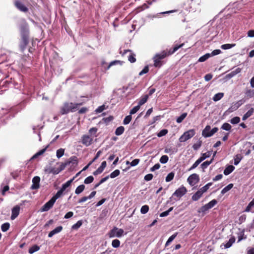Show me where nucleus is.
Here are the masks:
<instances>
[{
  "instance_id": "nucleus-1",
  "label": "nucleus",
  "mask_w": 254,
  "mask_h": 254,
  "mask_svg": "<svg viewBox=\"0 0 254 254\" xmlns=\"http://www.w3.org/2000/svg\"><path fill=\"white\" fill-rule=\"evenodd\" d=\"M124 231L122 229H119L117 227H114L108 233L109 238H112L114 237L120 238L123 236Z\"/></svg>"
},
{
  "instance_id": "nucleus-2",
  "label": "nucleus",
  "mask_w": 254,
  "mask_h": 254,
  "mask_svg": "<svg viewBox=\"0 0 254 254\" xmlns=\"http://www.w3.org/2000/svg\"><path fill=\"white\" fill-rule=\"evenodd\" d=\"M210 129L211 127L210 126H206L204 129L202 130V135L206 138L212 136L218 130V128L216 127L213 128L212 129Z\"/></svg>"
},
{
  "instance_id": "nucleus-3",
  "label": "nucleus",
  "mask_w": 254,
  "mask_h": 254,
  "mask_svg": "<svg viewBox=\"0 0 254 254\" xmlns=\"http://www.w3.org/2000/svg\"><path fill=\"white\" fill-rule=\"evenodd\" d=\"M195 134V131L194 129H190L185 131L180 137L179 140L180 142H185L189 139L192 137Z\"/></svg>"
},
{
  "instance_id": "nucleus-4",
  "label": "nucleus",
  "mask_w": 254,
  "mask_h": 254,
  "mask_svg": "<svg viewBox=\"0 0 254 254\" xmlns=\"http://www.w3.org/2000/svg\"><path fill=\"white\" fill-rule=\"evenodd\" d=\"M199 181V177L198 175L195 173L190 175L187 179L188 182L191 186H193L197 184Z\"/></svg>"
},
{
  "instance_id": "nucleus-5",
  "label": "nucleus",
  "mask_w": 254,
  "mask_h": 254,
  "mask_svg": "<svg viewBox=\"0 0 254 254\" xmlns=\"http://www.w3.org/2000/svg\"><path fill=\"white\" fill-rule=\"evenodd\" d=\"M244 100H240L236 102L233 103L226 112L228 113H232L237 110L244 103Z\"/></svg>"
},
{
  "instance_id": "nucleus-6",
  "label": "nucleus",
  "mask_w": 254,
  "mask_h": 254,
  "mask_svg": "<svg viewBox=\"0 0 254 254\" xmlns=\"http://www.w3.org/2000/svg\"><path fill=\"white\" fill-rule=\"evenodd\" d=\"M28 43V34L27 32L22 34L21 41L20 44V47L22 51H23Z\"/></svg>"
},
{
  "instance_id": "nucleus-7",
  "label": "nucleus",
  "mask_w": 254,
  "mask_h": 254,
  "mask_svg": "<svg viewBox=\"0 0 254 254\" xmlns=\"http://www.w3.org/2000/svg\"><path fill=\"white\" fill-rule=\"evenodd\" d=\"M55 203V201H54V200L51 198L40 208V211L41 212L48 211L53 207Z\"/></svg>"
},
{
  "instance_id": "nucleus-8",
  "label": "nucleus",
  "mask_w": 254,
  "mask_h": 254,
  "mask_svg": "<svg viewBox=\"0 0 254 254\" xmlns=\"http://www.w3.org/2000/svg\"><path fill=\"white\" fill-rule=\"evenodd\" d=\"M187 191L186 188L182 186L178 188L176 191L173 193V195L176 196L177 197L180 198L183 195H184Z\"/></svg>"
},
{
  "instance_id": "nucleus-9",
  "label": "nucleus",
  "mask_w": 254,
  "mask_h": 254,
  "mask_svg": "<svg viewBox=\"0 0 254 254\" xmlns=\"http://www.w3.org/2000/svg\"><path fill=\"white\" fill-rule=\"evenodd\" d=\"M127 53H129V55L128 57V60L131 63H133L136 61V59L135 58V55L133 53H132V51L130 50H125L123 52L122 51L120 52V54L122 55V56L125 55Z\"/></svg>"
},
{
  "instance_id": "nucleus-10",
  "label": "nucleus",
  "mask_w": 254,
  "mask_h": 254,
  "mask_svg": "<svg viewBox=\"0 0 254 254\" xmlns=\"http://www.w3.org/2000/svg\"><path fill=\"white\" fill-rule=\"evenodd\" d=\"M93 138L88 135H84L82 137V143L86 146H88L92 144Z\"/></svg>"
},
{
  "instance_id": "nucleus-11",
  "label": "nucleus",
  "mask_w": 254,
  "mask_h": 254,
  "mask_svg": "<svg viewBox=\"0 0 254 254\" xmlns=\"http://www.w3.org/2000/svg\"><path fill=\"white\" fill-rule=\"evenodd\" d=\"M40 178L38 176H35L32 179V185L31 186V189L36 190L39 188V183Z\"/></svg>"
},
{
  "instance_id": "nucleus-12",
  "label": "nucleus",
  "mask_w": 254,
  "mask_h": 254,
  "mask_svg": "<svg viewBox=\"0 0 254 254\" xmlns=\"http://www.w3.org/2000/svg\"><path fill=\"white\" fill-rule=\"evenodd\" d=\"M20 207L18 205L14 206L11 210V219L14 220L19 215Z\"/></svg>"
},
{
  "instance_id": "nucleus-13",
  "label": "nucleus",
  "mask_w": 254,
  "mask_h": 254,
  "mask_svg": "<svg viewBox=\"0 0 254 254\" xmlns=\"http://www.w3.org/2000/svg\"><path fill=\"white\" fill-rule=\"evenodd\" d=\"M15 6L17 9L22 12H26L28 11V8L25 5L19 1H16L15 2Z\"/></svg>"
},
{
  "instance_id": "nucleus-14",
  "label": "nucleus",
  "mask_w": 254,
  "mask_h": 254,
  "mask_svg": "<svg viewBox=\"0 0 254 254\" xmlns=\"http://www.w3.org/2000/svg\"><path fill=\"white\" fill-rule=\"evenodd\" d=\"M71 112L69 103H65L61 109V113L62 115L66 114Z\"/></svg>"
},
{
  "instance_id": "nucleus-15",
  "label": "nucleus",
  "mask_w": 254,
  "mask_h": 254,
  "mask_svg": "<svg viewBox=\"0 0 254 254\" xmlns=\"http://www.w3.org/2000/svg\"><path fill=\"white\" fill-rule=\"evenodd\" d=\"M235 242V238L234 237H232L230 238L229 241L226 243V244H222L221 245V247L222 248L223 246H224V248L225 249H228L230 248L233 243H234Z\"/></svg>"
},
{
  "instance_id": "nucleus-16",
  "label": "nucleus",
  "mask_w": 254,
  "mask_h": 254,
  "mask_svg": "<svg viewBox=\"0 0 254 254\" xmlns=\"http://www.w3.org/2000/svg\"><path fill=\"white\" fill-rule=\"evenodd\" d=\"M63 230V227L62 226H59L54 229L53 230L51 231L48 234V237L49 238L52 237L54 235L58 234L61 232Z\"/></svg>"
},
{
  "instance_id": "nucleus-17",
  "label": "nucleus",
  "mask_w": 254,
  "mask_h": 254,
  "mask_svg": "<svg viewBox=\"0 0 254 254\" xmlns=\"http://www.w3.org/2000/svg\"><path fill=\"white\" fill-rule=\"evenodd\" d=\"M234 169L235 167L233 166L229 165L224 170V174L226 176L228 175L231 173Z\"/></svg>"
},
{
  "instance_id": "nucleus-18",
  "label": "nucleus",
  "mask_w": 254,
  "mask_h": 254,
  "mask_svg": "<svg viewBox=\"0 0 254 254\" xmlns=\"http://www.w3.org/2000/svg\"><path fill=\"white\" fill-rule=\"evenodd\" d=\"M156 55L158 57V58L161 60L162 59H164L167 56H169V52H166L165 51H163L160 53L156 54Z\"/></svg>"
},
{
  "instance_id": "nucleus-19",
  "label": "nucleus",
  "mask_w": 254,
  "mask_h": 254,
  "mask_svg": "<svg viewBox=\"0 0 254 254\" xmlns=\"http://www.w3.org/2000/svg\"><path fill=\"white\" fill-rule=\"evenodd\" d=\"M202 193L198 190L191 197V199L193 201H197L202 196Z\"/></svg>"
},
{
  "instance_id": "nucleus-20",
  "label": "nucleus",
  "mask_w": 254,
  "mask_h": 254,
  "mask_svg": "<svg viewBox=\"0 0 254 254\" xmlns=\"http://www.w3.org/2000/svg\"><path fill=\"white\" fill-rule=\"evenodd\" d=\"M213 183L210 182L208 183L204 186L200 188L199 190L203 194V193L207 191V190L209 189L210 186L212 185Z\"/></svg>"
},
{
  "instance_id": "nucleus-21",
  "label": "nucleus",
  "mask_w": 254,
  "mask_h": 254,
  "mask_svg": "<svg viewBox=\"0 0 254 254\" xmlns=\"http://www.w3.org/2000/svg\"><path fill=\"white\" fill-rule=\"evenodd\" d=\"M224 96V93L219 92L216 94L212 98L214 101L217 102L221 100Z\"/></svg>"
},
{
  "instance_id": "nucleus-22",
  "label": "nucleus",
  "mask_w": 254,
  "mask_h": 254,
  "mask_svg": "<svg viewBox=\"0 0 254 254\" xmlns=\"http://www.w3.org/2000/svg\"><path fill=\"white\" fill-rule=\"evenodd\" d=\"M184 44H180L179 45H176L173 49H170V50L168 51L169 55H172L174 54L175 52H176L179 48L182 47L184 46Z\"/></svg>"
},
{
  "instance_id": "nucleus-23",
  "label": "nucleus",
  "mask_w": 254,
  "mask_h": 254,
  "mask_svg": "<svg viewBox=\"0 0 254 254\" xmlns=\"http://www.w3.org/2000/svg\"><path fill=\"white\" fill-rule=\"evenodd\" d=\"M148 98V96L147 95H145L141 97V98L139 100L138 103V106H139L140 107L141 105L145 104Z\"/></svg>"
},
{
  "instance_id": "nucleus-24",
  "label": "nucleus",
  "mask_w": 254,
  "mask_h": 254,
  "mask_svg": "<svg viewBox=\"0 0 254 254\" xmlns=\"http://www.w3.org/2000/svg\"><path fill=\"white\" fill-rule=\"evenodd\" d=\"M39 250L40 247L36 245H34L29 248L28 252L29 254H32L38 251Z\"/></svg>"
},
{
  "instance_id": "nucleus-25",
  "label": "nucleus",
  "mask_w": 254,
  "mask_h": 254,
  "mask_svg": "<svg viewBox=\"0 0 254 254\" xmlns=\"http://www.w3.org/2000/svg\"><path fill=\"white\" fill-rule=\"evenodd\" d=\"M233 187V184H230L226 187H225L224 189H223L221 191V193L222 195L224 194L225 193L229 191Z\"/></svg>"
},
{
  "instance_id": "nucleus-26",
  "label": "nucleus",
  "mask_w": 254,
  "mask_h": 254,
  "mask_svg": "<svg viewBox=\"0 0 254 254\" xmlns=\"http://www.w3.org/2000/svg\"><path fill=\"white\" fill-rule=\"evenodd\" d=\"M71 112H74L79 106L81 105L82 103H69Z\"/></svg>"
},
{
  "instance_id": "nucleus-27",
  "label": "nucleus",
  "mask_w": 254,
  "mask_h": 254,
  "mask_svg": "<svg viewBox=\"0 0 254 254\" xmlns=\"http://www.w3.org/2000/svg\"><path fill=\"white\" fill-rule=\"evenodd\" d=\"M154 65L155 67H160L161 65V60L158 58L156 55L153 57Z\"/></svg>"
},
{
  "instance_id": "nucleus-28",
  "label": "nucleus",
  "mask_w": 254,
  "mask_h": 254,
  "mask_svg": "<svg viewBox=\"0 0 254 254\" xmlns=\"http://www.w3.org/2000/svg\"><path fill=\"white\" fill-rule=\"evenodd\" d=\"M83 221L80 220L78 221L75 224L71 227L72 230H78L82 225Z\"/></svg>"
},
{
  "instance_id": "nucleus-29",
  "label": "nucleus",
  "mask_w": 254,
  "mask_h": 254,
  "mask_svg": "<svg viewBox=\"0 0 254 254\" xmlns=\"http://www.w3.org/2000/svg\"><path fill=\"white\" fill-rule=\"evenodd\" d=\"M242 157L241 154H237L235 156L234 158V164L237 165L241 161Z\"/></svg>"
},
{
  "instance_id": "nucleus-30",
  "label": "nucleus",
  "mask_w": 254,
  "mask_h": 254,
  "mask_svg": "<svg viewBox=\"0 0 254 254\" xmlns=\"http://www.w3.org/2000/svg\"><path fill=\"white\" fill-rule=\"evenodd\" d=\"M125 130V128L123 126H120L118 127H117L115 131V134L117 135H121L122 134Z\"/></svg>"
},
{
  "instance_id": "nucleus-31",
  "label": "nucleus",
  "mask_w": 254,
  "mask_h": 254,
  "mask_svg": "<svg viewBox=\"0 0 254 254\" xmlns=\"http://www.w3.org/2000/svg\"><path fill=\"white\" fill-rule=\"evenodd\" d=\"M211 57V55L209 53H207L205 54L204 55L200 57L198 60V62H203L206 61L208 58H209Z\"/></svg>"
},
{
  "instance_id": "nucleus-32",
  "label": "nucleus",
  "mask_w": 254,
  "mask_h": 254,
  "mask_svg": "<svg viewBox=\"0 0 254 254\" xmlns=\"http://www.w3.org/2000/svg\"><path fill=\"white\" fill-rule=\"evenodd\" d=\"M84 189L85 186L84 185H81L76 188L75 193L77 194H79L84 190Z\"/></svg>"
},
{
  "instance_id": "nucleus-33",
  "label": "nucleus",
  "mask_w": 254,
  "mask_h": 254,
  "mask_svg": "<svg viewBox=\"0 0 254 254\" xmlns=\"http://www.w3.org/2000/svg\"><path fill=\"white\" fill-rule=\"evenodd\" d=\"M213 160V158H212L210 161H206L204 162L203 163H202L201 164V167L203 169H205L207 168V167L212 163Z\"/></svg>"
},
{
  "instance_id": "nucleus-34",
  "label": "nucleus",
  "mask_w": 254,
  "mask_h": 254,
  "mask_svg": "<svg viewBox=\"0 0 254 254\" xmlns=\"http://www.w3.org/2000/svg\"><path fill=\"white\" fill-rule=\"evenodd\" d=\"M175 173L173 172L169 173L165 178V181L166 182H169L171 181L174 178Z\"/></svg>"
},
{
  "instance_id": "nucleus-35",
  "label": "nucleus",
  "mask_w": 254,
  "mask_h": 254,
  "mask_svg": "<svg viewBox=\"0 0 254 254\" xmlns=\"http://www.w3.org/2000/svg\"><path fill=\"white\" fill-rule=\"evenodd\" d=\"M63 192L64 191H63L61 190H60L57 191L56 194L52 197V198L56 202V200L63 195Z\"/></svg>"
},
{
  "instance_id": "nucleus-36",
  "label": "nucleus",
  "mask_w": 254,
  "mask_h": 254,
  "mask_svg": "<svg viewBox=\"0 0 254 254\" xmlns=\"http://www.w3.org/2000/svg\"><path fill=\"white\" fill-rule=\"evenodd\" d=\"M177 234V233H175L169 238V239H168L165 244L166 247L168 246L174 240V239L176 237Z\"/></svg>"
},
{
  "instance_id": "nucleus-37",
  "label": "nucleus",
  "mask_w": 254,
  "mask_h": 254,
  "mask_svg": "<svg viewBox=\"0 0 254 254\" xmlns=\"http://www.w3.org/2000/svg\"><path fill=\"white\" fill-rule=\"evenodd\" d=\"M235 44H225L221 45V48L223 50H228L235 47Z\"/></svg>"
},
{
  "instance_id": "nucleus-38",
  "label": "nucleus",
  "mask_w": 254,
  "mask_h": 254,
  "mask_svg": "<svg viewBox=\"0 0 254 254\" xmlns=\"http://www.w3.org/2000/svg\"><path fill=\"white\" fill-rule=\"evenodd\" d=\"M64 149L63 148H60L57 150L56 152V156L58 158H61L64 154Z\"/></svg>"
},
{
  "instance_id": "nucleus-39",
  "label": "nucleus",
  "mask_w": 254,
  "mask_h": 254,
  "mask_svg": "<svg viewBox=\"0 0 254 254\" xmlns=\"http://www.w3.org/2000/svg\"><path fill=\"white\" fill-rule=\"evenodd\" d=\"M48 147V146L46 147L45 148L39 151L38 152H37L35 155H34L33 156V157H32V159L36 158L38 156L42 155L46 151Z\"/></svg>"
},
{
  "instance_id": "nucleus-40",
  "label": "nucleus",
  "mask_w": 254,
  "mask_h": 254,
  "mask_svg": "<svg viewBox=\"0 0 254 254\" xmlns=\"http://www.w3.org/2000/svg\"><path fill=\"white\" fill-rule=\"evenodd\" d=\"M221 128L223 130L230 131L232 128V127L229 124L225 123L222 125Z\"/></svg>"
},
{
  "instance_id": "nucleus-41",
  "label": "nucleus",
  "mask_w": 254,
  "mask_h": 254,
  "mask_svg": "<svg viewBox=\"0 0 254 254\" xmlns=\"http://www.w3.org/2000/svg\"><path fill=\"white\" fill-rule=\"evenodd\" d=\"M187 116V113H183L180 117L177 118L176 120V122L177 123H181L182 121L185 119V118Z\"/></svg>"
},
{
  "instance_id": "nucleus-42",
  "label": "nucleus",
  "mask_w": 254,
  "mask_h": 254,
  "mask_svg": "<svg viewBox=\"0 0 254 254\" xmlns=\"http://www.w3.org/2000/svg\"><path fill=\"white\" fill-rule=\"evenodd\" d=\"M10 227V224L9 223H4L1 226V229L2 232L7 231Z\"/></svg>"
},
{
  "instance_id": "nucleus-43",
  "label": "nucleus",
  "mask_w": 254,
  "mask_h": 254,
  "mask_svg": "<svg viewBox=\"0 0 254 254\" xmlns=\"http://www.w3.org/2000/svg\"><path fill=\"white\" fill-rule=\"evenodd\" d=\"M45 171H47L49 173H52L53 174H58L61 172L58 168H52L49 170H46Z\"/></svg>"
},
{
  "instance_id": "nucleus-44",
  "label": "nucleus",
  "mask_w": 254,
  "mask_h": 254,
  "mask_svg": "<svg viewBox=\"0 0 254 254\" xmlns=\"http://www.w3.org/2000/svg\"><path fill=\"white\" fill-rule=\"evenodd\" d=\"M120 174V171L119 170H115L114 171H113L112 173L110 174V175L109 176V177L111 178H115L118 176Z\"/></svg>"
},
{
  "instance_id": "nucleus-45",
  "label": "nucleus",
  "mask_w": 254,
  "mask_h": 254,
  "mask_svg": "<svg viewBox=\"0 0 254 254\" xmlns=\"http://www.w3.org/2000/svg\"><path fill=\"white\" fill-rule=\"evenodd\" d=\"M209 209H210L208 208L207 205L206 204L204 205L201 207L200 208V209H199V210L198 211V212L199 213H205Z\"/></svg>"
},
{
  "instance_id": "nucleus-46",
  "label": "nucleus",
  "mask_w": 254,
  "mask_h": 254,
  "mask_svg": "<svg viewBox=\"0 0 254 254\" xmlns=\"http://www.w3.org/2000/svg\"><path fill=\"white\" fill-rule=\"evenodd\" d=\"M149 211V206L147 205L142 206L140 209V212L142 214H145Z\"/></svg>"
},
{
  "instance_id": "nucleus-47",
  "label": "nucleus",
  "mask_w": 254,
  "mask_h": 254,
  "mask_svg": "<svg viewBox=\"0 0 254 254\" xmlns=\"http://www.w3.org/2000/svg\"><path fill=\"white\" fill-rule=\"evenodd\" d=\"M120 241L118 239H115L112 241V246L113 248H117L120 247Z\"/></svg>"
},
{
  "instance_id": "nucleus-48",
  "label": "nucleus",
  "mask_w": 254,
  "mask_h": 254,
  "mask_svg": "<svg viewBox=\"0 0 254 254\" xmlns=\"http://www.w3.org/2000/svg\"><path fill=\"white\" fill-rule=\"evenodd\" d=\"M217 203V201L216 199H213L206 204L207 205L208 208L211 209Z\"/></svg>"
},
{
  "instance_id": "nucleus-49",
  "label": "nucleus",
  "mask_w": 254,
  "mask_h": 254,
  "mask_svg": "<svg viewBox=\"0 0 254 254\" xmlns=\"http://www.w3.org/2000/svg\"><path fill=\"white\" fill-rule=\"evenodd\" d=\"M169 160V157L167 155H163L160 159V162L162 164H166Z\"/></svg>"
},
{
  "instance_id": "nucleus-50",
  "label": "nucleus",
  "mask_w": 254,
  "mask_h": 254,
  "mask_svg": "<svg viewBox=\"0 0 254 254\" xmlns=\"http://www.w3.org/2000/svg\"><path fill=\"white\" fill-rule=\"evenodd\" d=\"M202 141L201 140H198L196 143L193 145L192 148L194 150H197L200 147Z\"/></svg>"
},
{
  "instance_id": "nucleus-51",
  "label": "nucleus",
  "mask_w": 254,
  "mask_h": 254,
  "mask_svg": "<svg viewBox=\"0 0 254 254\" xmlns=\"http://www.w3.org/2000/svg\"><path fill=\"white\" fill-rule=\"evenodd\" d=\"M168 131L166 129H163L160 130L157 134V136L159 137H161L167 134Z\"/></svg>"
},
{
  "instance_id": "nucleus-52",
  "label": "nucleus",
  "mask_w": 254,
  "mask_h": 254,
  "mask_svg": "<svg viewBox=\"0 0 254 254\" xmlns=\"http://www.w3.org/2000/svg\"><path fill=\"white\" fill-rule=\"evenodd\" d=\"M132 119L131 115H128L125 117L123 121V124L124 125H127L131 121Z\"/></svg>"
},
{
  "instance_id": "nucleus-53",
  "label": "nucleus",
  "mask_w": 254,
  "mask_h": 254,
  "mask_svg": "<svg viewBox=\"0 0 254 254\" xmlns=\"http://www.w3.org/2000/svg\"><path fill=\"white\" fill-rule=\"evenodd\" d=\"M177 150L175 149H173L172 148H166L164 150V152L166 153H171L174 154L177 152Z\"/></svg>"
},
{
  "instance_id": "nucleus-54",
  "label": "nucleus",
  "mask_w": 254,
  "mask_h": 254,
  "mask_svg": "<svg viewBox=\"0 0 254 254\" xmlns=\"http://www.w3.org/2000/svg\"><path fill=\"white\" fill-rule=\"evenodd\" d=\"M240 122V118L239 117H234L230 120V123L233 125L237 124Z\"/></svg>"
},
{
  "instance_id": "nucleus-55",
  "label": "nucleus",
  "mask_w": 254,
  "mask_h": 254,
  "mask_svg": "<svg viewBox=\"0 0 254 254\" xmlns=\"http://www.w3.org/2000/svg\"><path fill=\"white\" fill-rule=\"evenodd\" d=\"M94 181V178L92 176H90L88 177H87L84 181V183L85 184H89L93 182Z\"/></svg>"
},
{
  "instance_id": "nucleus-56",
  "label": "nucleus",
  "mask_w": 254,
  "mask_h": 254,
  "mask_svg": "<svg viewBox=\"0 0 254 254\" xmlns=\"http://www.w3.org/2000/svg\"><path fill=\"white\" fill-rule=\"evenodd\" d=\"M109 178V176H106V177L102 178L98 184L95 185L94 188H97L100 185H101L102 184H103V183L106 182Z\"/></svg>"
},
{
  "instance_id": "nucleus-57",
  "label": "nucleus",
  "mask_w": 254,
  "mask_h": 254,
  "mask_svg": "<svg viewBox=\"0 0 254 254\" xmlns=\"http://www.w3.org/2000/svg\"><path fill=\"white\" fill-rule=\"evenodd\" d=\"M139 162V159H135L133 160L131 162H129L128 161L127 162V164H129L131 166H135L137 165Z\"/></svg>"
},
{
  "instance_id": "nucleus-58",
  "label": "nucleus",
  "mask_w": 254,
  "mask_h": 254,
  "mask_svg": "<svg viewBox=\"0 0 254 254\" xmlns=\"http://www.w3.org/2000/svg\"><path fill=\"white\" fill-rule=\"evenodd\" d=\"M177 11V10H169V11H164V12H160V13H157L156 15H154L153 16V17L154 18H156L158 17V15L159 14H169V13H174L175 12H176Z\"/></svg>"
},
{
  "instance_id": "nucleus-59",
  "label": "nucleus",
  "mask_w": 254,
  "mask_h": 254,
  "mask_svg": "<svg viewBox=\"0 0 254 254\" xmlns=\"http://www.w3.org/2000/svg\"><path fill=\"white\" fill-rule=\"evenodd\" d=\"M70 164V162H65V163H62L60 167L58 168L59 171L61 172L62 171L64 170V168L66 167V166Z\"/></svg>"
},
{
  "instance_id": "nucleus-60",
  "label": "nucleus",
  "mask_w": 254,
  "mask_h": 254,
  "mask_svg": "<svg viewBox=\"0 0 254 254\" xmlns=\"http://www.w3.org/2000/svg\"><path fill=\"white\" fill-rule=\"evenodd\" d=\"M246 95L247 97L251 98L254 96V90H248L246 92Z\"/></svg>"
},
{
  "instance_id": "nucleus-61",
  "label": "nucleus",
  "mask_w": 254,
  "mask_h": 254,
  "mask_svg": "<svg viewBox=\"0 0 254 254\" xmlns=\"http://www.w3.org/2000/svg\"><path fill=\"white\" fill-rule=\"evenodd\" d=\"M140 109V107L138 105L134 107L130 111V115H133L136 113Z\"/></svg>"
},
{
  "instance_id": "nucleus-62",
  "label": "nucleus",
  "mask_w": 254,
  "mask_h": 254,
  "mask_svg": "<svg viewBox=\"0 0 254 254\" xmlns=\"http://www.w3.org/2000/svg\"><path fill=\"white\" fill-rule=\"evenodd\" d=\"M105 109H106L105 106L104 105H103L102 106L98 107L96 109L95 112L97 113H100L102 112Z\"/></svg>"
},
{
  "instance_id": "nucleus-63",
  "label": "nucleus",
  "mask_w": 254,
  "mask_h": 254,
  "mask_svg": "<svg viewBox=\"0 0 254 254\" xmlns=\"http://www.w3.org/2000/svg\"><path fill=\"white\" fill-rule=\"evenodd\" d=\"M211 155L210 152L208 151L204 153H202L201 156V158H202L203 160H204L205 159L209 157Z\"/></svg>"
},
{
  "instance_id": "nucleus-64",
  "label": "nucleus",
  "mask_w": 254,
  "mask_h": 254,
  "mask_svg": "<svg viewBox=\"0 0 254 254\" xmlns=\"http://www.w3.org/2000/svg\"><path fill=\"white\" fill-rule=\"evenodd\" d=\"M149 71V68L148 66H145L144 68L139 73V75L141 76L144 74L147 73Z\"/></svg>"
}]
</instances>
